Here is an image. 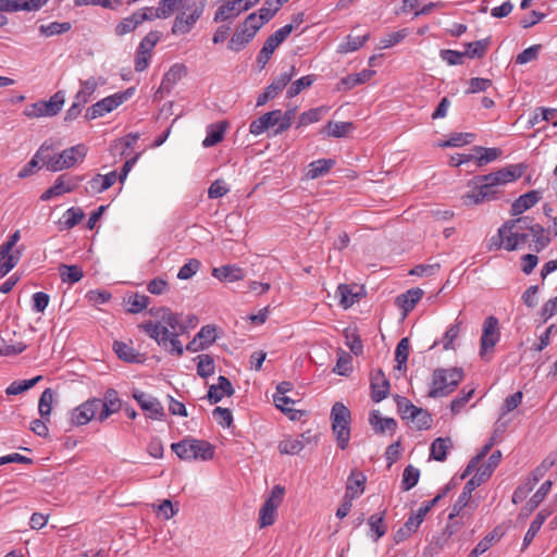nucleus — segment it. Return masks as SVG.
Here are the masks:
<instances>
[{
	"label": "nucleus",
	"mask_w": 557,
	"mask_h": 557,
	"mask_svg": "<svg viewBox=\"0 0 557 557\" xmlns=\"http://www.w3.org/2000/svg\"><path fill=\"white\" fill-rule=\"evenodd\" d=\"M150 313L157 318V321L144 322L138 327L154 339L160 347L178 357L182 356L184 348L178 336L183 326L178 315L165 307L151 309Z\"/></svg>",
	"instance_id": "obj_1"
},
{
	"label": "nucleus",
	"mask_w": 557,
	"mask_h": 557,
	"mask_svg": "<svg viewBox=\"0 0 557 557\" xmlns=\"http://www.w3.org/2000/svg\"><path fill=\"white\" fill-rule=\"evenodd\" d=\"M530 216H519L506 221L491 238V248L513 251L522 248L530 237Z\"/></svg>",
	"instance_id": "obj_2"
},
{
	"label": "nucleus",
	"mask_w": 557,
	"mask_h": 557,
	"mask_svg": "<svg viewBox=\"0 0 557 557\" xmlns=\"http://www.w3.org/2000/svg\"><path fill=\"white\" fill-rule=\"evenodd\" d=\"M49 147L42 145L38 151L37 157H40V161L51 172H59L65 169H71L78 163H82L87 156L88 148L84 144L64 149L60 153L54 156L48 154Z\"/></svg>",
	"instance_id": "obj_3"
},
{
	"label": "nucleus",
	"mask_w": 557,
	"mask_h": 557,
	"mask_svg": "<svg viewBox=\"0 0 557 557\" xmlns=\"http://www.w3.org/2000/svg\"><path fill=\"white\" fill-rule=\"evenodd\" d=\"M176 456L185 461L191 460H211L214 457V446L203 440L186 437L171 445Z\"/></svg>",
	"instance_id": "obj_4"
},
{
	"label": "nucleus",
	"mask_w": 557,
	"mask_h": 557,
	"mask_svg": "<svg viewBox=\"0 0 557 557\" xmlns=\"http://www.w3.org/2000/svg\"><path fill=\"white\" fill-rule=\"evenodd\" d=\"M463 379V371L460 368L443 369L433 371L429 397H445L453 393Z\"/></svg>",
	"instance_id": "obj_5"
},
{
	"label": "nucleus",
	"mask_w": 557,
	"mask_h": 557,
	"mask_svg": "<svg viewBox=\"0 0 557 557\" xmlns=\"http://www.w3.org/2000/svg\"><path fill=\"white\" fill-rule=\"evenodd\" d=\"M205 9V0L198 2L193 1L182 5L173 21L171 28L172 34L175 36L189 34L203 15Z\"/></svg>",
	"instance_id": "obj_6"
},
{
	"label": "nucleus",
	"mask_w": 557,
	"mask_h": 557,
	"mask_svg": "<svg viewBox=\"0 0 557 557\" xmlns=\"http://www.w3.org/2000/svg\"><path fill=\"white\" fill-rule=\"evenodd\" d=\"M332 431L341 449H346L350 441V410L343 403H335L331 411Z\"/></svg>",
	"instance_id": "obj_7"
},
{
	"label": "nucleus",
	"mask_w": 557,
	"mask_h": 557,
	"mask_svg": "<svg viewBox=\"0 0 557 557\" xmlns=\"http://www.w3.org/2000/svg\"><path fill=\"white\" fill-rule=\"evenodd\" d=\"M523 173L524 166L522 164H509L488 174L478 175L476 182L485 183L492 189L502 191L500 187L516 182Z\"/></svg>",
	"instance_id": "obj_8"
},
{
	"label": "nucleus",
	"mask_w": 557,
	"mask_h": 557,
	"mask_svg": "<svg viewBox=\"0 0 557 557\" xmlns=\"http://www.w3.org/2000/svg\"><path fill=\"white\" fill-rule=\"evenodd\" d=\"M468 187L470 189L461 196L462 205L467 207L497 200L503 196V191H496L485 183L476 182V176L468 182Z\"/></svg>",
	"instance_id": "obj_9"
},
{
	"label": "nucleus",
	"mask_w": 557,
	"mask_h": 557,
	"mask_svg": "<svg viewBox=\"0 0 557 557\" xmlns=\"http://www.w3.org/2000/svg\"><path fill=\"white\" fill-rule=\"evenodd\" d=\"M65 96L63 91H57L47 101H37L27 106L23 113L29 119H38L44 116H54L63 108Z\"/></svg>",
	"instance_id": "obj_10"
},
{
	"label": "nucleus",
	"mask_w": 557,
	"mask_h": 557,
	"mask_svg": "<svg viewBox=\"0 0 557 557\" xmlns=\"http://www.w3.org/2000/svg\"><path fill=\"white\" fill-rule=\"evenodd\" d=\"M100 398L92 397L77 407L73 408L69 413V422L72 426H83L91 420H98Z\"/></svg>",
	"instance_id": "obj_11"
},
{
	"label": "nucleus",
	"mask_w": 557,
	"mask_h": 557,
	"mask_svg": "<svg viewBox=\"0 0 557 557\" xmlns=\"http://www.w3.org/2000/svg\"><path fill=\"white\" fill-rule=\"evenodd\" d=\"M500 332L497 318L490 315L483 322L482 335L480 339V356L482 358L493 350L499 342Z\"/></svg>",
	"instance_id": "obj_12"
},
{
	"label": "nucleus",
	"mask_w": 557,
	"mask_h": 557,
	"mask_svg": "<svg viewBox=\"0 0 557 557\" xmlns=\"http://www.w3.org/2000/svg\"><path fill=\"white\" fill-rule=\"evenodd\" d=\"M284 495V488L275 486L272 493L259 510V525L265 528L275 522L276 509L281 504Z\"/></svg>",
	"instance_id": "obj_13"
},
{
	"label": "nucleus",
	"mask_w": 557,
	"mask_h": 557,
	"mask_svg": "<svg viewBox=\"0 0 557 557\" xmlns=\"http://www.w3.org/2000/svg\"><path fill=\"white\" fill-rule=\"evenodd\" d=\"M295 75V67L290 66L287 71L280 73L272 83L257 98V107L264 106L269 100L274 99L290 83Z\"/></svg>",
	"instance_id": "obj_14"
},
{
	"label": "nucleus",
	"mask_w": 557,
	"mask_h": 557,
	"mask_svg": "<svg viewBox=\"0 0 557 557\" xmlns=\"http://www.w3.org/2000/svg\"><path fill=\"white\" fill-rule=\"evenodd\" d=\"M127 99L126 94H114L103 98L89 107L86 111L85 117L87 120H95L112 112Z\"/></svg>",
	"instance_id": "obj_15"
},
{
	"label": "nucleus",
	"mask_w": 557,
	"mask_h": 557,
	"mask_svg": "<svg viewBox=\"0 0 557 557\" xmlns=\"http://www.w3.org/2000/svg\"><path fill=\"white\" fill-rule=\"evenodd\" d=\"M133 397L149 419L162 420L164 418V408L156 397L139 391H136Z\"/></svg>",
	"instance_id": "obj_16"
},
{
	"label": "nucleus",
	"mask_w": 557,
	"mask_h": 557,
	"mask_svg": "<svg viewBox=\"0 0 557 557\" xmlns=\"http://www.w3.org/2000/svg\"><path fill=\"white\" fill-rule=\"evenodd\" d=\"M280 124H282L281 110L276 109L253 120L249 125V132L255 136H259L271 128L273 131L280 128Z\"/></svg>",
	"instance_id": "obj_17"
},
{
	"label": "nucleus",
	"mask_w": 557,
	"mask_h": 557,
	"mask_svg": "<svg viewBox=\"0 0 557 557\" xmlns=\"http://www.w3.org/2000/svg\"><path fill=\"white\" fill-rule=\"evenodd\" d=\"M152 15L149 14L148 8H143L135 11L132 15L123 18L115 27L117 36H124L134 32L145 21H152Z\"/></svg>",
	"instance_id": "obj_18"
},
{
	"label": "nucleus",
	"mask_w": 557,
	"mask_h": 557,
	"mask_svg": "<svg viewBox=\"0 0 557 557\" xmlns=\"http://www.w3.org/2000/svg\"><path fill=\"white\" fill-rule=\"evenodd\" d=\"M122 401L115 389L109 388L106 391L103 398H100L98 421L103 422L113 413L120 411Z\"/></svg>",
	"instance_id": "obj_19"
},
{
	"label": "nucleus",
	"mask_w": 557,
	"mask_h": 557,
	"mask_svg": "<svg viewBox=\"0 0 557 557\" xmlns=\"http://www.w3.org/2000/svg\"><path fill=\"white\" fill-rule=\"evenodd\" d=\"M49 0H0V11H38L48 3Z\"/></svg>",
	"instance_id": "obj_20"
},
{
	"label": "nucleus",
	"mask_w": 557,
	"mask_h": 557,
	"mask_svg": "<svg viewBox=\"0 0 557 557\" xmlns=\"http://www.w3.org/2000/svg\"><path fill=\"white\" fill-rule=\"evenodd\" d=\"M371 399L379 403L385 399L389 394V381L382 370H377L371 375Z\"/></svg>",
	"instance_id": "obj_21"
},
{
	"label": "nucleus",
	"mask_w": 557,
	"mask_h": 557,
	"mask_svg": "<svg viewBox=\"0 0 557 557\" xmlns=\"http://www.w3.org/2000/svg\"><path fill=\"white\" fill-rule=\"evenodd\" d=\"M216 338V329L212 325H206L200 329L194 339L187 345L186 349L197 351L209 347Z\"/></svg>",
	"instance_id": "obj_22"
},
{
	"label": "nucleus",
	"mask_w": 557,
	"mask_h": 557,
	"mask_svg": "<svg viewBox=\"0 0 557 557\" xmlns=\"http://www.w3.org/2000/svg\"><path fill=\"white\" fill-rule=\"evenodd\" d=\"M234 388L230 380L223 375L218 379V384H212L208 391V399L211 404H216L222 400L225 396H232Z\"/></svg>",
	"instance_id": "obj_23"
},
{
	"label": "nucleus",
	"mask_w": 557,
	"mask_h": 557,
	"mask_svg": "<svg viewBox=\"0 0 557 557\" xmlns=\"http://www.w3.org/2000/svg\"><path fill=\"white\" fill-rule=\"evenodd\" d=\"M212 276L221 282H237L245 277V271L236 264H226L219 268H213Z\"/></svg>",
	"instance_id": "obj_24"
},
{
	"label": "nucleus",
	"mask_w": 557,
	"mask_h": 557,
	"mask_svg": "<svg viewBox=\"0 0 557 557\" xmlns=\"http://www.w3.org/2000/svg\"><path fill=\"white\" fill-rule=\"evenodd\" d=\"M117 180V173L111 171L104 175L97 174L94 176L86 186V191L89 194H100L109 189Z\"/></svg>",
	"instance_id": "obj_25"
},
{
	"label": "nucleus",
	"mask_w": 557,
	"mask_h": 557,
	"mask_svg": "<svg viewBox=\"0 0 557 557\" xmlns=\"http://www.w3.org/2000/svg\"><path fill=\"white\" fill-rule=\"evenodd\" d=\"M552 513H553V510H549L547 508H543L542 510H540L536 513V516L532 520V522H531L527 533L524 534L521 550H525L531 545V543L533 542L534 537L536 536V534L541 530L542 525L544 524L546 519Z\"/></svg>",
	"instance_id": "obj_26"
},
{
	"label": "nucleus",
	"mask_w": 557,
	"mask_h": 557,
	"mask_svg": "<svg viewBox=\"0 0 557 557\" xmlns=\"http://www.w3.org/2000/svg\"><path fill=\"white\" fill-rule=\"evenodd\" d=\"M338 304L344 309H348L360 298V287L357 285L341 284L336 290Z\"/></svg>",
	"instance_id": "obj_27"
},
{
	"label": "nucleus",
	"mask_w": 557,
	"mask_h": 557,
	"mask_svg": "<svg viewBox=\"0 0 557 557\" xmlns=\"http://www.w3.org/2000/svg\"><path fill=\"white\" fill-rule=\"evenodd\" d=\"M541 199V194L537 190H530L519 198H517L511 205V215H520L528 209L534 207Z\"/></svg>",
	"instance_id": "obj_28"
},
{
	"label": "nucleus",
	"mask_w": 557,
	"mask_h": 557,
	"mask_svg": "<svg viewBox=\"0 0 557 557\" xmlns=\"http://www.w3.org/2000/svg\"><path fill=\"white\" fill-rule=\"evenodd\" d=\"M183 2L180 0H160L157 8L147 7L152 20L168 18L173 15L176 10L182 8Z\"/></svg>",
	"instance_id": "obj_29"
},
{
	"label": "nucleus",
	"mask_w": 557,
	"mask_h": 557,
	"mask_svg": "<svg viewBox=\"0 0 557 557\" xmlns=\"http://www.w3.org/2000/svg\"><path fill=\"white\" fill-rule=\"evenodd\" d=\"M366 480V475L362 472L352 470L346 484V498L354 499L359 497L364 491Z\"/></svg>",
	"instance_id": "obj_30"
},
{
	"label": "nucleus",
	"mask_w": 557,
	"mask_h": 557,
	"mask_svg": "<svg viewBox=\"0 0 557 557\" xmlns=\"http://www.w3.org/2000/svg\"><path fill=\"white\" fill-rule=\"evenodd\" d=\"M529 232L530 236L532 237L533 250L535 252H541L549 245L550 237L548 233L541 224L534 223L533 219H531Z\"/></svg>",
	"instance_id": "obj_31"
},
{
	"label": "nucleus",
	"mask_w": 557,
	"mask_h": 557,
	"mask_svg": "<svg viewBox=\"0 0 557 557\" xmlns=\"http://www.w3.org/2000/svg\"><path fill=\"white\" fill-rule=\"evenodd\" d=\"M255 36L256 34L246 28L242 23L230 39L227 48L232 51H240Z\"/></svg>",
	"instance_id": "obj_32"
},
{
	"label": "nucleus",
	"mask_w": 557,
	"mask_h": 557,
	"mask_svg": "<svg viewBox=\"0 0 557 557\" xmlns=\"http://www.w3.org/2000/svg\"><path fill=\"white\" fill-rule=\"evenodd\" d=\"M82 181V176L62 174L57 177V180L53 183V187L55 189L57 195L61 196L63 194L75 190L79 186Z\"/></svg>",
	"instance_id": "obj_33"
},
{
	"label": "nucleus",
	"mask_w": 557,
	"mask_h": 557,
	"mask_svg": "<svg viewBox=\"0 0 557 557\" xmlns=\"http://www.w3.org/2000/svg\"><path fill=\"white\" fill-rule=\"evenodd\" d=\"M369 423L377 433L395 432L397 429V422L395 419L382 418L377 410L370 412Z\"/></svg>",
	"instance_id": "obj_34"
},
{
	"label": "nucleus",
	"mask_w": 557,
	"mask_h": 557,
	"mask_svg": "<svg viewBox=\"0 0 557 557\" xmlns=\"http://www.w3.org/2000/svg\"><path fill=\"white\" fill-rule=\"evenodd\" d=\"M85 213L79 207H72L67 209L60 221L58 222L60 231H67L76 226L84 219Z\"/></svg>",
	"instance_id": "obj_35"
},
{
	"label": "nucleus",
	"mask_w": 557,
	"mask_h": 557,
	"mask_svg": "<svg viewBox=\"0 0 557 557\" xmlns=\"http://www.w3.org/2000/svg\"><path fill=\"white\" fill-rule=\"evenodd\" d=\"M187 73L185 65L176 63L170 67L164 74L160 88L170 90L178 81H181Z\"/></svg>",
	"instance_id": "obj_36"
},
{
	"label": "nucleus",
	"mask_w": 557,
	"mask_h": 557,
	"mask_svg": "<svg viewBox=\"0 0 557 557\" xmlns=\"http://www.w3.org/2000/svg\"><path fill=\"white\" fill-rule=\"evenodd\" d=\"M329 112L326 106L309 109L299 115L296 128L306 127L310 124L317 123Z\"/></svg>",
	"instance_id": "obj_37"
},
{
	"label": "nucleus",
	"mask_w": 557,
	"mask_h": 557,
	"mask_svg": "<svg viewBox=\"0 0 557 557\" xmlns=\"http://www.w3.org/2000/svg\"><path fill=\"white\" fill-rule=\"evenodd\" d=\"M273 401L275 407L287 414L290 420H299L302 416L300 410L293 408L295 400L285 395H273Z\"/></svg>",
	"instance_id": "obj_38"
},
{
	"label": "nucleus",
	"mask_w": 557,
	"mask_h": 557,
	"mask_svg": "<svg viewBox=\"0 0 557 557\" xmlns=\"http://www.w3.org/2000/svg\"><path fill=\"white\" fill-rule=\"evenodd\" d=\"M462 321L457 318L455 323L449 325L446 332L444 333L441 342H434L432 348L435 347L438 343H442L444 350H454L455 349V341L458 338L460 333Z\"/></svg>",
	"instance_id": "obj_39"
},
{
	"label": "nucleus",
	"mask_w": 557,
	"mask_h": 557,
	"mask_svg": "<svg viewBox=\"0 0 557 557\" xmlns=\"http://www.w3.org/2000/svg\"><path fill=\"white\" fill-rule=\"evenodd\" d=\"M453 447L451 440L449 437H437L431 444L430 456L436 461H444L447 457L448 450Z\"/></svg>",
	"instance_id": "obj_40"
},
{
	"label": "nucleus",
	"mask_w": 557,
	"mask_h": 557,
	"mask_svg": "<svg viewBox=\"0 0 557 557\" xmlns=\"http://www.w3.org/2000/svg\"><path fill=\"white\" fill-rule=\"evenodd\" d=\"M354 129L351 122H327V124L321 131L329 137L342 138L347 136Z\"/></svg>",
	"instance_id": "obj_41"
},
{
	"label": "nucleus",
	"mask_w": 557,
	"mask_h": 557,
	"mask_svg": "<svg viewBox=\"0 0 557 557\" xmlns=\"http://www.w3.org/2000/svg\"><path fill=\"white\" fill-rule=\"evenodd\" d=\"M304 435L300 437L287 436L278 443V451L282 455H297L305 448Z\"/></svg>",
	"instance_id": "obj_42"
},
{
	"label": "nucleus",
	"mask_w": 557,
	"mask_h": 557,
	"mask_svg": "<svg viewBox=\"0 0 557 557\" xmlns=\"http://www.w3.org/2000/svg\"><path fill=\"white\" fill-rule=\"evenodd\" d=\"M369 37H370L369 33H367L364 35L349 34L346 37L345 41H343L338 46L337 51L339 53H344V54L357 51L359 48H361L364 45V42L369 39Z\"/></svg>",
	"instance_id": "obj_43"
},
{
	"label": "nucleus",
	"mask_w": 557,
	"mask_h": 557,
	"mask_svg": "<svg viewBox=\"0 0 557 557\" xmlns=\"http://www.w3.org/2000/svg\"><path fill=\"white\" fill-rule=\"evenodd\" d=\"M473 150L479 153V156L475 158V164L479 168H482L497 160L502 156V150L499 148H485L475 146Z\"/></svg>",
	"instance_id": "obj_44"
},
{
	"label": "nucleus",
	"mask_w": 557,
	"mask_h": 557,
	"mask_svg": "<svg viewBox=\"0 0 557 557\" xmlns=\"http://www.w3.org/2000/svg\"><path fill=\"white\" fill-rule=\"evenodd\" d=\"M225 128H226L225 122L211 124L208 127L207 136L202 141V146L206 148H209V147H212V146L219 144L220 141H222Z\"/></svg>",
	"instance_id": "obj_45"
},
{
	"label": "nucleus",
	"mask_w": 557,
	"mask_h": 557,
	"mask_svg": "<svg viewBox=\"0 0 557 557\" xmlns=\"http://www.w3.org/2000/svg\"><path fill=\"white\" fill-rule=\"evenodd\" d=\"M423 296V290L420 288H412L397 297L398 305L406 311L414 308L416 304Z\"/></svg>",
	"instance_id": "obj_46"
},
{
	"label": "nucleus",
	"mask_w": 557,
	"mask_h": 557,
	"mask_svg": "<svg viewBox=\"0 0 557 557\" xmlns=\"http://www.w3.org/2000/svg\"><path fill=\"white\" fill-rule=\"evenodd\" d=\"M335 164L333 159H319L309 164L308 177L314 180L326 174Z\"/></svg>",
	"instance_id": "obj_47"
},
{
	"label": "nucleus",
	"mask_w": 557,
	"mask_h": 557,
	"mask_svg": "<svg viewBox=\"0 0 557 557\" xmlns=\"http://www.w3.org/2000/svg\"><path fill=\"white\" fill-rule=\"evenodd\" d=\"M125 304L127 312L138 313L147 308L149 305V297L146 295L133 293L126 297Z\"/></svg>",
	"instance_id": "obj_48"
},
{
	"label": "nucleus",
	"mask_w": 557,
	"mask_h": 557,
	"mask_svg": "<svg viewBox=\"0 0 557 557\" xmlns=\"http://www.w3.org/2000/svg\"><path fill=\"white\" fill-rule=\"evenodd\" d=\"M98 83L94 77H90L82 82L81 87L76 92L74 99L85 106L89 101L92 94L96 91Z\"/></svg>",
	"instance_id": "obj_49"
},
{
	"label": "nucleus",
	"mask_w": 557,
	"mask_h": 557,
	"mask_svg": "<svg viewBox=\"0 0 557 557\" xmlns=\"http://www.w3.org/2000/svg\"><path fill=\"white\" fill-rule=\"evenodd\" d=\"M72 24L70 22H51L49 24H42L39 26V33L44 37H51L55 35H62L71 30Z\"/></svg>",
	"instance_id": "obj_50"
},
{
	"label": "nucleus",
	"mask_w": 557,
	"mask_h": 557,
	"mask_svg": "<svg viewBox=\"0 0 557 557\" xmlns=\"http://www.w3.org/2000/svg\"><path fill=\"white\" fill-rule=\"evenodd\" d=\"M239 15L237 7L234 5L232 1H227L226 3L220 5L213 16V21L215 23L231 21L236 18Z\"/></svg>",
	"instance_id": "obj_51"
},
{
	"label": "nucleus",
	"mask_w": 557,
	"mask_h": 557,
	"mask_svg": "<svg viewBox=\"0 0 557 557\" xmlns=\"http://www.w3.org/2000/svg\"><path fill=\"white\" fill-rule=\"evenodd\" d=\"M409 421L412 423V428L422 431L431 428L433 419L428 410L418 408Z\"/></svg>",
	"instance_id": "obj_52"
},
{
	"label": "nucleus",
	"mask_w": 557,
	"mask_h": 557,
	"mask_svg": "<svg viewBox=\"0 0 557 557\" xmlns=\"http://www.w3.org/2000/svg\"><path fill=\"white\" fill-rule=\"evenodd\" d=\"M62 282L74 284L83 278V271L77 265L61 264L59 268Z\"/></svg>",
	"instance_id": "obj_53"
},
{
	"label": "nucleus",
	"mask_w": 557,
	"mask_h": 557,
	"mask_svg": "<svg viewBox=\"0 0 557 557\" xmlns=\"http://www.w3.org/2000/svg\"><path fill=\"white\" fill-rule=\"evenodd\" d=\"M410 343L407 337H404L399 341L395 350V360L397 362L396 369L399 371L406 370L407 360L409 356Z\"/></svg>",
	"instance_id": "obj_54"
},
{
	"label": "nucleus",
	"mask_w": 557,
	"mask_h": 557,
	"mask_svg": "<svg viewBox=\"0 0 557 557\" xmlns=\"http://www.w3.org/2000/svg\"><path fill=\"white\" fill-rule=\"evenodd\" d=\"M315 82V75L310 74L302 76L293 82L287 89V98H294L299 95L304 89L309 88Z\"/></svg>",
	"instance_id": "obj_55"
},
{
	"label": "nucleus",
	"mask_w": 557,
	"mask_h": 557,
	"mask_svg": "<svg viewBox=\"0 0 557 557\" xmlns=\"http://www.w3.org/2000/svg\"><path fill=\"white\" fill-rule=\"evenodd\" d=\"M495 444L494 437H491L488 442L482 447L481 451L473 457L470 462L468 463L465 472L462 473L461 478L465 479L472 472H474L478 465L486 457V455L491 451L492 447Z\"/></svg>",
	"instance_id": "obj_56"
},
{
	"label": "nucleus",
	"mask_w": 557,
	"mask_h": 557,
	"mask_svg": "<svg viewBox=\"0 0 557 557\" xmlns=\"http://www.w3.org/2000/svg\"><path fill=\"white\" fill-rule=\"evenodd\" d=\"M502 460V451L495 450L490 456L488 460L485 463H482L480 467L475 468L482 475L483 479L488 480L495 469L498 467Z\"/></svg>",
	"instance_id": "obj_57"
},
{
	"label": "nucleus",
	"mask_w": 557,
	"mask_h": 557,
	"mask_svg": "<svg viewBox=\"0 0 557 557\" xmlns=\"http://www.w3.org/2000/svg\"><path fill=\"white\" fill-rule=\"evenodd\" d=\"M374 75L375 71L373 70H362L360 73L342 78V84H344L348 89H351L359 84L370 81Z\"/></svg>",
	"instance_id": "obj_58"
},
{
	"label": "nucleus",
	"mask_w": 557,
	"mask_h": 557,
	"mask_svg": "<svg viewBox=\"0 0 557 557\" xmlns=\"http://www.w3.org/2000/svg\"><path fill=\"white\" fill-rule=\"evenodd\" d=\"M409 34L408 28H403L397 32H393L391 34L385 35L380 39L379 48L387 49L394 47L395 45L401 42Z\"/></svg>",
	"instance_id": "obj_59"
},
{
	"label": "nucleus",
	"mask_w": 557,
	"mask_h": 557,
	"mask_svg": "<svg viewBox=\"0 0 557 557\" xmlns=\"http://www.w3.org/2000/svg\"><path fill=\"white\" fill-rule=\"evenodd\" d=\"M197 374L201 377H209L214 373V360L210 355H199L197 357Z\"/></svg>",
	"instance_id": "obj_60"
},
{
	"label": "nucleus",
	"mask_w": 557,
	"mask_h": 557,
	"mask_svg": "<svg viewBox=\"0 0 557 557\" xmlns=\"http://www.w3.org/2000/svg\"><path fill=\"white\" fill-rule=\"evenodd\" d=\"M52 401L53 392L51 391V388H46L39 398L38 410L40 417L47 421H49V416L51 413Z\"/></svg>",
	"instance_id": "obj_61"
},
{
	"label": "nucleus",
	"mask_w": 557,
	"mask_h": 557,
	"mask_svg": "<svg viewBox=\"0 0 557 557\" xmlns=\"http://www.w3.org/2000/svg\"><path fill=\"white\" fill-rule=\"evenodd\" d=\"M113 350L117 355V357L124 361L133 362L137 361L138 354L135 349L126 343L123 342H114Z\"/></svg>",
	"instance_id": "obj_62"
},
{
	"label": "nucleus",
	"mask_w": 557,
	"mask_h": 557,
	"mask_svg": "<svg viewBox=\"0 0 557 557\" xmlns=\"http://www.w3.org/2000/svg\"><path fill=\"white\" fill-rule=\"evenodd\" d=\"M368 523L371 532L374 533V541H377L387 531V525L384 522V513L370 516Z\"/></svg>",
	"instance_id": "obj_63"
},
{
	"label": "nucleus",
	"mask_w": 557,
	"mask_h": 557,
	"mask_svg": "<svg viewBox=\"0 0 557 557\" xmlns=\"http://www.w3.org/2000/svg\"><path fill=\"white\" fill-rule=\"evenodd\" d=\"M420 471L413 466L409 465L403 472L401 487L404 491H409L414 487L419 481Z\"/></svg>",
	"instance_id": "obj_64"
}]
</instances>
